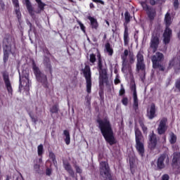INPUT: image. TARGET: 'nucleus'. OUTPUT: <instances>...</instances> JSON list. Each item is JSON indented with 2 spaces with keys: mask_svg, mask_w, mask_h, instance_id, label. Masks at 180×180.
<instances>
[{
  "mask_svg": "<svg viewBox=\"0 0 180 180\" xmlns=\"http://www.w3.org/2000/svg\"><path fill=\"white\" fill-rule=\"evenodd\" d=\"M97 123L98 124V128L101 133L104 137L105 141L110 144V146H113L117 143L116 138H115V134L113 133V129L112 128V124L108 120H97Z\"/></svg>",
  "mask_w": 180,
  "mask_h": 180,
  "instance_id": "1",
  "label": "nucleus"
},
{
  "mask_svg": "<svg viewBox=\"0 0 180 180\" xmlns=\"http://www.w3.org/2000/svg\"><path fill=\"white\" fill-rule=\"evenodd\" d=\"M97 67L96 69L99 73V86H103L105 84L108 85L109 82V77H108V66L106 64L103 65L102 56L101 53L97 55Z\"/></svg>",
  "mask_w": 180,
  "mask_h": 180,
  "instance_id": "2",
  "label": "nucleus"
},
{
  "mask_svg": "<svg viewBox=\"0 0 180 180\" xmlns=\"http://www.w3.org/2000/svg\"><path fill=\"white\" fill-rule=\"evenodd\" d=\"M174 19L172 18V15L169 12H167L165 15L164 22L165 24V29L164 30L162 37H163V44H169L171 41V38L172 37V30L169 27L171 25H172Z\"/></svg>",
  "mask_w": 180,
  "mask_h": 180,
  "instance_id": "3",
  "label": "nucleus"
},
{
  "mask_svg": "<svg viewBox=\"0 0 180 180\" xmlns=\"http://www.w3.org/2000/svg\"><path fill=\"white\" fill-rule=\"evenodd\" d=\"M134 131L136 150L141 157H144V153H146V150L144 149V136H143V133H141V131L138 127H135Z\"/></svg>",
  "mask_w": 180,
  "mask_h": 180,
  "instance_id": "4",
  "label": "nucleus"
},
{
  "mask_svg": "<svg viewBox=\"0 0 180 180\" xmlns=\"http://www.w3.org/2000/svg\"><path fill=\"white\" fill-rule=\"evenodd\" d=\"M151 61L154 70H159V71H162V72L165 71V66L162 65V61H164V53L158 51L156 52L151 56Z\"/></svg>",
  "mask_w": 180,
  "mask_h": 180,
  "instance_id": "5",
  "label": "nucleus"
},
{
  "mask_svg": "<svg viewBox=\"0 0 180 180\" xmlns=\"http://www.w3.org/2000/svg\"><path fill=\"white\" fill-rule=\"evenodd\" d=\"M32 70L35 75V78L38 82L42 84L44 88H49V81L47 80V75L41 72L40 68L36 65V63L32 62Z\"/></svg>",
  "mask_w": 180,
  "mask_h": 180,
  "instance_id": "6",
  "label": "nucleus"
},
{
  "mask_svg": "<svg viewBox=\"0 0 180 180\" xmlns=\"http://www.w3.org/2000/svg\"><path fill=\"white\" fill-rule=\"evenodd\" d=\"M20 84L19 92H22V90L29 92L30 91V79H29V72L27 70H22V75L19 73Z\"/></svg>",
  "mask_w": 180,
  "mask_h": 180,
  "instance_id": "7",
  "label": "nucleus"
},
{
  "mask_svg": "<svg viewBox=\"0 0 180 180\" xmlns=\"http://www.w3.org/2000/svg\"><path fill=\"white\" fill-rule=\"evenodd\" d=\"M160 30L161 26L158 25L155 28L153 32L152 33L150 47L152 49L153 53H155L157 50H158V46H160Z\"/></svg>",
  "mask_w": 180,
  "mask_h": 180,
  "instance_id": "8",
  "label": "nucleus"
},
{
  "mask_svg": "<svg viewBox=\"0 0 180 180\" xmlns=\"http://www.w3.org/2000/svg\"><path fill=\"white\" fill-rule=\"evenodd\" d=\"M82 71L86 79V92L87 94H91L92 89V72L91 71V66L86 65Z\"/></svg>",
  "mask_w": 180,
  "mask_h": 180,
  "instance_id": "9",
  "label": "nucleus"
},
{
  "mask_svg": "<svg viewBox=\"0 0 180 180\" xmlns=\"http://www.w3.org/2000/svg\"><path fill=\"white\" fill-rule=\"evenodd\" d=\"M100 175L105 178V179L112 180V174H110V168L108 162L102 161L100 162Z\"/></svg>",
  "mask_w": 180,
  "mask_h": 180,
  "instance_id": "10",
  "label": "nucleus"
},
{
  "mask_svg": "<svg viewBox=\"0 0 180 180\" xmlns=\"http://www.w3.org/2000/svg\"><path fill=\"white\" fill-rule=\"evenodd\" d=\"M3 49L6 50H16V42L15 39L11 36H7L3 39Z\"/></svg>",
  "mask_w": 180,
  "mask_h": 180,
  "instance_id": "11",
  "label": "nucleus"
},
{
  "mask_svg": "<svg viewBox=\"0 0 180 180\" xmlns=\"http://www.w3.org/2000/svg\"><path fill=\"white\" fill-rule=\"evenodd\" d=\"M172 68H174L176 74L180 72V56L174 57L169 60L167 71H169Z\"/></svg>",
  "mask_w": 180,
  "mask_h": 180,
  "instance_id": "12",
  "label": "nucleus"
},
{
  "mask_svg": "<svg viewBox=\"0 0 180 180\" xmlns=\"http://www.w3.org/2000/svg\"><path fill=\"white\" fill-rule=\"evenodd\" d=\"M168 119L165 117H163L159 120V124L158 126V134L162 136L165 134L167 130H168Z\"/></svg>",
  "mask_w": 180,
  "mask_h": 180,
  "instance_id": "13",
  "label": "nucleus"
},
{
  "mask_svg": "<svg viewBox=\"0 0 180 180\" xmlns=\"http://www.w3.org/2000/svg\"><path fill=\"white\" fill-rule=\"evenodd\" d=\"M165 161L166 164H169V156L167 153H162L157 160V168L159 170L164 169L165 168Z\"/></svg>",
  "mask_w": 180,
  "mask_h": 180,
  "instance_id": "14",
  "label": "nucleus"
},
{
  "mask_svg": "<svg viewBox=\"0 0 180 180\" xmlns=\"http://www.w3.org/2000/svg\"><path fill=\"white\" fill-rule=\"evenodd\" d=\"M136 71H146V64L144 63V56L143 52L139 51L136 55Z\"/></svg>",
  "mask_w": 180,
  "mask_h": 180,
  "instance_id": "15",
  "label": "nucleus"
},
{
  "mask_svg": "<svg viewBox=\"0 0 180 180\" xmlns=\"http://www.w3.org/2000/svg\"><path fill=\"white\" fill-rule=\"evenodd\" d=\"M2 75L7 92L10 96H13V88H12V83H11V79H9V75L7 72H4Z\"/></svg>",
  "mask_w": 180,
  "mask_h": 180,
  "instance_id": "16",
  "label": "nucleus"
},
{
  "mask_svg": "<svg viewBox=\"0 0 180 180\" xmlns=\"http://www.w3.org/2000/svg\"><path fill=\"white\" fill-rule=\"evenodd\" d=\"M173 169H180V153L174 152L172 155V164Z\"/></svg>",
  "mask_w": 180,
  "mask_h": 180,
  "instance_id": "17",
  "label": "nucleus"
},
{
  "mask_svg": "<svg viewBox=\"0 0 180 180\" xmlns=\"http://www.w3.org/2000/svg\"><path fill=\"white\" fill-rule=\"evenodd\" d=\"M157 135L152 131L148 136V148L150 150H154L157 147Z\"/></svg>",
  "mask_w": 180,
  "mask_h": 180,
  "instance_id": "18",
  "label": "nucleus"
},
{
  "mask_svg": "<svg viewBox=\"0 0 180 180\" xmlns=\"http://www.w3.org/2000/svg\"><path fill=\"white\" fill-rule=\"evenodd\" d=\"M157 109L155 108V104L153 103L150 107L147 110L146 116L149 120H153L154 117H157Z\"/></svg>",
  "mask_w": 180,
  "mask_h": 180,
  "instance_id": "19",
  "label": "nucleus"
},
{
  "mask_svg": "<svg viewBox=\"0 0 180 180\" xmlns=\"http://www.w3.org/2000/svg\"><path fill=\"white\" fill-rule=\"evenodd\" d=\"M87 19L90 21V26L91 29L93 30H98V28L99 27L98 20L91 15L87 16Z\"/></svg>",
  "mask_w": 180,
  "mask_h": 180,
  "instance_id": "20",
  "label": "nucleus"
},
{
  "mask_svg": "<svg viewBox=\"0 0 180 180\" xmlns=\"http://www.w3.org/2000/svg\"><path fill=\"white\" fill-rule=\"evenodd\" d=\"M63 167L69 175L72 176V178H75V174H74V169H72V167L71 166V164L68 162V161H63Z\"/></svg>",
  "mask_w": 180,
  "mask_h": 180,
  "instance_id": "21",
  "label": "nucleus"
},
{
  "mask_svg": "<svg viewBox=\"0 0 180 180\" xmlns=\"http://www.w3.org/2000/svg\"><path fill=\"white\" fill-rule=\"evenodd\" d=\"M13 5L14 6L15 12L17 15V18L18 20H20L22 18V13H20V7L19 6V0H12Z\"/></svg>",
  "mask_w": 180,
  "mask_h": 180,
  "instance_id": "22",
  "label": "nucleus"
},
{
  "mask_svg": "<svg viewBox=\"0 0 180 180\" xmlns=\"http://www.w3.org/2000/svg\"><path fill=\"white\" fill-rule=\"evenodd\" d=\"M121 59L122 60V72H126L125 71L128 70V72H129V74H131V65H130V64L127 63V59H125V58H123Z\"/></svg>",
  "mask_w": 180,
  "mask_h": 180,
  "instance_id": "23",
  "label": "nucleus"
},
{
  "mask_svg": "<svg viewBox=\"0 0 180 180\" xmlns=\"http://www.w3.org/2000/svg\"><path fill=\"white\" fill-rule=\"evenodd\" d=\"M130 43V37L129 36V28L124 24V46H129Z\"/></svg>",
  "mask_w": 180,
  "mask_h": 180,
  "instance_id": "24",
  "label": "nucleus"
},
{
  "mask_svg": "<svg viewBox=\"0 0 180 180\" xmlns=\"http://www.w3.org/2000/svg\"><path fill=\"white\" fill-rule=\"evenodd\" d=\"M3 61L4 64H6L8 63V60H9V54H15V51L13 50H9V49H3Z\"/></svg>",
  "mask_w": 180,
  "mask_h": 180,
  "instance_id": "25",
  "label": "nucleus"
},
{
  "mask_svg": "<svg viewBox=\"0 0 180 180\" xmlns=\"http://www.w3.org/2000/svg\"><path fill=\"white\" fill-rule=\"evenodd\" d=\"M44 64L46 68L49 70L51 78H53V67L51 66V63H50V58L45 57V59L44 60Z\"/></svg>",
  "mask_w": 180,
  "mask_h": 180,
  "instance_id": "26",
  "label": "nucleus"
},
{
  "mask_svg": "<svg viewBox=\"0 0 180 180\" xmlns=\"http://www.w3.org/2000/svg\"><path fill=\"white\" fill-rule=\"evenodd\" d=\"M148 18L149 20L153 22L154 20V18H155V15H157V12L155 11V9L153 8V7H150L147 11H146Z\"/></svg>",
  "mask_w": 180,
  "mask_h": 180,
  "instance_id": "27",
  "label": "nucleus"
},
{
  "mask_svg": "<svg viewBox=\"0 0 180 180\" xmlns=\"http://www.w3.org/2000/svg\"><path fill=\"white\" fill-rule=\"evenodd\" d=\"M49 111L51 117H53V115H58V112H60V105L58 104H54L50 108Z\"/></svg>",
  "mask_w": 180,
  "mask_h": 180,
  "instance_id": "28",
  "label": "nucleus"
},
{
  "mask_svg": "<svg viewBox=\"0 0 180 180\" xmlns=\"http://www.w3.org/2000/svg\"><path fill=\"white\" fill-rule=\"evenodd\" d=\"M26 8L28 11V13H30V16H33L34 15L33 13V6H32V3L30 2V0H25Z\"/></svg>",
  "mask_w": 180,
  "mask_h": 180,
  "instance_id": "29",
  "label": "nucleus"
},
{
  "mask_svg": "<svg viewBox=\"0 0 180 180\" xmlns=\"http://www.w3.org/2000/svg\"><path fill=\"white\" fill-rule=\"evenodd\" d=\"M133 105H132V108L134 109V110L136 112V113H137V111L139 110V98L137 97V94H134L133 96Z\"/></svg>",
  "mask_w": 180,
  "mask_h": 180,
  "instance_id": "30",
  "label": "nucleus"
},
{
  "mask_svg": "<svg viewBox=\"0 0 180 180\" xmlns=\"http://www.w3.org/2000/svg\"><path fill=\"white\" fill-rule=\"evenodd\" d=\"M35 2H37L39 9L37 11H35V13H41V11H44V6H46V4L43 3L41 0H35Z\"/></svg>",
  "mask_w": 180,
  "mask_h": 180,
  "instance_id": "31",
  "label": "nucleus"
},
{
  "mask_svg": "<svg viewBox=\"0 0 180 180\" xmlns=\"http://www.w3.org/2000/svg\"><path fill=\"white\" fill-rule=\"evenodd\" d=\"M105 51H106V53H108V56L110 57H112V56H113V48H112L110 43L107 42L105 45Z\"/></svg>",
  "mask_w": 180,
  "mask_h": 180,
  "instance_id": "32",
  "label": "nucleus"
},
{
  "mask_svg": "<svg viewBox=\"0 0 180 180\" xmlns=\"http://www.w3.org/2000/svg\"><path fill=\"white\" fill-rule=\"evenodd\" d=\"M63 134L65 136V142L67 146H70V143H71V137L70 136V131L67 129L63 131Z\"/></svg>",
  "mask_w": 180,
  "mask_h": 180,
  "instance_id": "33",
  "label": "nucleus"
},
{
  "mask_svg": "<svg viewBox=\"0 0 180 180\" xmlns=\"http://www.w3.org/2000/svg\"><path fill=\"white\" fill-rule=\"evenodd\" d=\"M176 140H177L176 135H175L174 132H171L169 134V143L175 144V143H176Z\"/></svg>",
  "mask_w": 180,
  "mask_h": 180,
  "instance_id": "34",
  "label": "nucleus"
},
{
  "mask_svg": "<svg viewBox=\"0 0 180 180\" xmlns=\"http://www.w3.org/2000/svg\"><path fill=\"white\" fill-rule=\"evenodd\" d=\"M131 18V15H130V13L129 11H126L124 13V20L125 22H124V26L126 25L127 26L128 23H130V19Z\"/></svg>",
  "mask_w": 180,
  "mask_h": 180,
  "instance_id": "35",
  "label": "nucleus"
},
{
  "mask_svg": "<svg viewBox=\"0 0 180 180\" xmlns=\"http://www.w3.org/2000/svg\"><path fill=\"white\" fill-rule=\"evenodd\" d=\"M130 89L133 92V96L137 95V90L136 88V83L134 82V80L131 81Z\"/></svg>",
  "mask_w": 180,
  "mask_h": 180,
  "instance_id": "36",
  "label": "nucleus"
},
{
  "mask_svg": "<svg viewBox=\"0 0 180 180\" xmlns=\"http://www.w3.org/2000/svg\"><path fill=\"white\" fill-rule=\"evenodd\" d=\"M37 153L39 157H42L43 153H44V148L43 147V144H40L37 147Z\"/></svg>",
  "mask_w": 180,
  "mask_h": 180,
  "instance_id": "37",
  "label": "nucleus"
},
{
  "mask_svg": "<svg viewBox=\"0 0 180 180\" xmlns=\"http://www.w3.org/2000/svg\"><path fill=\"white\" fill-rule=\"evenodd\" d=\"M89 57V61L91 63L90 65H94L95 63H96V55L91 53L90 54Z\"/></svg>",
  "mask_w": 180,
  "mask_h": 180,
  "instance_id": "38",
  "label": "nucleus"
},
{
  "mask_svg": "<svg viewBox=\"0 0 180 180\" xmlns=\"http://www.w3.org/2000/svg\"><path fill=\"white\" fill-rule=\"evenodd\" d=\"M140 4H141L143 11H146V12H147L151 8V7L148 6V5L147 4V2H146V1H141Z\"/></svg>",
  "mask_w": 180,
  "mask_h": 180,
  "instance_id": "39",
  "label": "nucleus"
},
{
  "mask_svg": "<svg viewBox=\"0 0 180 180\" xmlns=\"http://www.w3.org/2000/svg\"><path fill=\"white\" fill-rule=\"evenodd\" d=\"M49 158L51 159V161L53 162H57V160L56 159V154L53 152H49Z\"/></svg>",
  "mask_w": 180,
  "mask_h": 180,
  "instance_id": "40",
  "label": "nucleus"
},
{
  "mask_svg": "<svg viewBox=\"0 0 180 180\" xmlns=\"http://www.w3.org/2000/svg\"><path fill=\"white\" fill-rule=\"evenodd\" d=\"M29 116L31 118L32 122H33V123H34V124H36V123H37L38 122V119L37 117H34L33 115H32V113L29 112Z\"/></svg>",
  "mask_w": 180,
  "mask_h": 180,
  "instance_id": "41",
  "label": "nucleus"
},
{
  "mask_svg": "<svg viewBox=\"0 0 180 180\" xmlns=\"http://www.w3.org/2000/svg\"><path fill=\"white\" fill-rule=\"evenodd\" d=\"M126 94V90L124 89V87H123V84H121V88L119 91V96H123Z\"/></svg>",
  "mask_w": 180,
  "mask_h": 180,
  "instance_id": "42",
  "label": "nucleus"
},
{
  "mask_svg": "<svg viewBox=\"0 0 180 180\" xmlns=\"http://www.w3.org/2000/svg\"><path fill=\"white\" fill-rule=\"evenodd\" d=\"M122 103L124 106H127V105H129V98L127 97H123L122 99Z\"/></svg>",
  "mask_w": 180,
  "mask_h": 180,
  "instance_id": "43",
  "label": "nucleus"
},
{
  "mask_svg": "<svg viewBox=\"0 0 180 180\" xmlns=\"http://www.w3.org/2000/svg\"><path fill=\"white\" fill-rule=\"evenodd\" d=\"M28 25L30 26V32H33L36 34V27H34L30 22H28Z\"/></svg>",
  "mask_w": 180,
  "mask_h": 180,
  "instance_id": "44",
  "label": "nucleus"
},
{
  "mask_svg": "<svg viewBox=\"0 0 180 180\" xmlns=\"http://www.w3.org/2000/svg\"><path fill=\"white\" fill-rule=\"evenodd\" d=\"M173 6H174L175 11H176V9H178V8H179V1L174 0Z\"/></svg>",
  "mask_w": 180,
  "mask_h": 180,
  "instance_id": "45",
  "label": "nucleus"
},
{
  "mask_svg": "<svg viewBox=\"0 0 180 180\" xmlns=\"http://www.w3.org/2000/svg\"><path fill=\"white\" fill-rule=\"evenodd\" d=\"M127 56H129V50L125 49L124 51V53L122 55H121V58L127 59Z\"/></svg>",
  "mask_w": 180,
  "mask_h": 180,
  "instance_id": "46",
  "label": "nucleus"
},
{
  "mask_svg": "<svg viewBox=\"0 0 180 180\" xmlns=\"http://www.w3.org/2000/svg\"><path fill=\"white\" fill-rule=\"evenodd\" d=\"M75 169H76L77 174H82V169H81V167H79V166L75 165Z\"/></svg>",
  "mask_w": 180,
  "mask_h": 180,
  "instance_id": "47",
  "label": "nucleus"
},
{
  "mask_svg": "<svg viewBox=\"0 0 180 180\" xmlns=\"http://www.w3.org/2000/svg\"><path fill=\"white\" fill-rule=\"evenodd\" d=\"M78 24L79 25V27H80L81 30H82L84 33H85V32H86L85 29H86V28L85 27V25H84L82 24V22H81V21H78Z\"/></svg>",
  "mask_w": 180,
  "mask_h": 180,
  "instance_id": "48",
  "label": "nucleus"
},
{
  "mask_svg": "<svg viewBox=\"0 0 180 180\" xmlns=\"http://www.w3.org/2000/svg\"><path fill=\"white\" fill-rule=\"evenodd\" d=\"M53 172V169H50V168H46V175L47 176H50L51 175V173Z\"/></svg>",
  "mask_w": 180,
  "mask_h": 180,
  "instance_id": "49",
  "label": "nucleus"
},
{
  "mask_svg": "<svg viewBox=\"0 0 180 180\" xmlns=\"http://www.w3.org/2000/svg\"><path fill=\"white\" fill-rule=\"evenodd\" d=\"M98 95H99L100 99H101V101H103V99H105L103 90H100L98 92Z\"/></svg>",
  "mask_w": 180,
  "mask_h": 180,
  "instance_id": "50",
  "label": "nucleus"
},
{
  "mask_svg": "<svg viewBox=\"0 0 180 180\" xmlns=\"http://www.w3.org/2000/svg\"><path fill=\"white\" fill-rule=\"evenodd\" d=\"M34 169L35 172L39 173V171H40V165H37V164L34 165Z\"/></svg>",
  "mask_w": 180,
  "mask_h": 180,
  "instance_id": "51",
  "label": "nucleus"
},
{
  "mask_svg": "<svg viewBox=\"0 0 180 180\" xmlns=\"http://www.w3.org/2000/svg\"><path fill=\"white\" fill-rule=\"evenodd\" d=\"M44 53L46 54V56H51V53H50V51H49V49L47 47L44 48L43 49Z\"/></svg>",
  "mask_w": 180,
  "mask_h": 180,
  "instance_id": "52",
  "label": "nucleus"
},
{
  "mask_svg": "<svg viewBox=\"0 0 180 180\" xmlns=\"http://www.w3.org/2000/svg\"><path fill=\"white\" fill-rule=\"evenodd\" d=\"M0 8L1 11H5V3L2 0H0Z\"/></svg>",
  "mask_w": 180,
  "mask_h": 180,
  "instance_id": "53",
  "label": "nucleus"
},
{
  "mask_svg": "<svg viewBox=\"0 0 180 180\" xmlns=\"http://www.w3.org/2000/svg\"><path fill=\"white\" fill-rule=\"evenodd\" d=\"M162 180H169V175L165 174L162 176Z\"/></svg>",
  "mask_w": 180,
  "mask_h": 180,
  "instance_id": "54",
  "label": "nucleus"
},
{
  "mask_svg": "<svg viewBox=\"0 0 180 180\" xmlns=\"http://www.w3.org/2000/svg\"><path fill=\"white\" fill-rule=\"evenodd\" d=\"M141 127L142 129V131H143V134H147V131L148 130L147 127H146V125H143V127Z\"/></svg>",
  "mask_w": 180,
  "mask_h": 180,
  "instance_id": "55",
  "label": "nucleus"
},
{
  "mask_svg": "<svg viewBox=\"0 0 180 180\" xmlns=\"http://www.w3.org/2000/svg\"><path fill=\"white\" fill-rule=\"evenodd\" d=\"M93 2L96 4H101V5H105V1L102 0H92Z\"/></svg>",
  "mask_w": 180,
  "mask_h": 180,
  "instance_id": "56",
  "label": "nucleus"
},
{
  "mask_svg": "<svg viewBox=\"0 0 180 180\" xmlns=\"http://www.w3.org/2000/svg\"><path fill=\"white\" fill-rule=\"evenodd\" d=\"M129 63L133 64L134 63V56L133 55H129Z\"/></svg>",
  "mask_w": 180,
  "mask_h": 180,
  "instance_id": "57",
  "label": "nucleus"
},
{
  "mask_svg": "<svg viewBox=\"0 0 180 180\" xmlns=\"http://www.w3.org/2000/svg\"><path fill=\"white\" fill-rule=\"evenodd\" d=\"M149 4L152 5V6H154V5H157V1L155 0H149Z\"/></svg>",
  "mask_w": 180,
  "mask_h": 180,
  "instance_id": "58",
  "label": "nucleus"
},
{
  "mask_svg": "<svg viewBox=\"0 0 180 180\" xmlns=\"http://www.w3.org/2000/svg\"><path fill=\"white\" fill-rule=\"evenodd\" d=\"M172 148L174 151H178L179 150V146H178V145H173Z\"/></svg>",
  "mask_w": 180,
  "mask_h": 180,
  "instance_id": "59",
  "label": "nucleus"
},
{
  "mask_svg": "<svg viewBox=\"0 0 180 180\" xmlns=\"http://www.w3.org/2000/svg\"><path fill=\"white\" fill-rule=\"evenodd\" d=\"M139 126L141 127H143V126H145L144 125V121H143V120H139Z\"/></svg>",
  "mask_w": 180,
  "mask_h": 180,
  "instance_id": "60",
  "label": "nucleus"
},
{
  "mask_svg": "<svg viewBox=\"0 0 180 180\" xmlns=\"http://www.w3.org/2000/svg\"><path fill=\"white\" fill-rule=\"evenodd\" d=\"M114 83L115 85H117L119 84H120V79H118V78H116L115 80H114Z\"/></svg>",
  "mask_w": 180,
  "mask_h": 180,
  "instance_id": "61",
  "label": "nucleus"
},
{
  "mask_svg": "<svg viewBox=\"0 0 180 180\" xmlns=\"http://www.w3.org/2000/svg\"><path fill=\"white\" fill-rule=\"evenodd\" d=\"M86 101L88 105H91V98H89V97H86Z\"/></svg>",
  "mask_w": 180,
  "mask_h": 180,
  "instance_id": "62",
  "label": "nucleus"
},
{
  "mask_svg": "<svg viewBox=\"0 0 180 180\" xmlns=\"http://www.w3.org/2000/svg\"><path fill=\"white\" fill-rule=\"evenodd\" d=\"M90 8H95V6H94V4L92 3L90 4Z\"/></svg>",
  "mask_w": 180,
  "mask_h": 180,
  "instance_id": "63",
  "label": "nucleus"
},
{
  "mask_svg": "<svg viewBox=\"0 0 180 180\" xmlns=\"http://www.w3.org/2000/svg\"><path fill=\"white\" fill-rule=\"evenodd\" d=\"M6 180H11V177L9 176H6Z\"/></svg>",
  "mask_w": 180,
  "mask_h": 180,
  "instance_id": "64",
  "label": "nucleus"
}]
</instances>
